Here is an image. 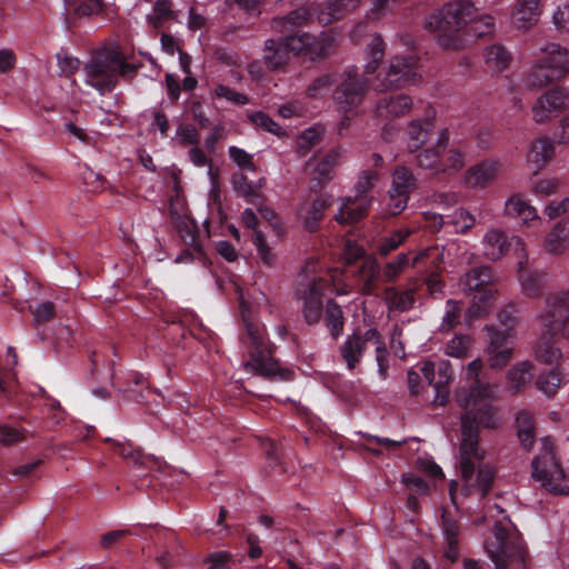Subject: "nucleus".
<instances>
[{
  "label": "nucleus",
  "instance_id": "nucleus-1",
  "mask_svg": "<svg viewBox=\"0 0 569 569\" xmlns=\"http://www.w3.org/2000/svg\"><path fill=\"white\" fill-rule=\"evenodd\" d=\"M491 396L492 388L480 385L469 396L462 395L459 398L465 408L461 416L459 463L466 495L479 491L481 497L486 496L493 479L492 469L479 465L483 451L478 445V427L493 429L498 425V418L488 402Z\"/></svg>",
  "mask_w": 569,
  "mask_h": 569
},
{
  "label": "nucleus",
  "instance_id": "nucleus-2",
  "mask_svg": "<svg viewBox=\"0 0 569 569\" xmlns=\"http://www.w3.org/2000/svg\"><path fill=\"white\" fill-rule=\"evenodd\" d=\"M476 11L468 0L449 1L426 18L425 28L436 34L441 48L457 50L465 44L461 31L476 19Z\"/></svg>",
  "mask_w": 569,
  "mask_h": 569
},
{
  "label": "nucleus",
  "instance_id": "nucleus-3",
  "mask_svg": "<svg viewBox=\"0 0 569 569\" xmlns=\"http://www.w3.org/2000/svg\"><path fill=\"white\" fill-rule=\"evenodd\" d=\"M336 83L333 90V101L338 109L346 113V118L339 123V131L346 130L348 120L356 112L355 110L362 102L368 89V82L358 76L356 68H348L338 77L323 74L315 79L307 88V94L310 98L323 97Z\"/></svg>",
  "mask_w": 569,
  "mask_h": 569
},
{
  "label": "nucleus",
  "instance_id": "nucleus-4",
  "mask_svg": "<svg viewBox=\"0 0 569 569\" xmlns=\"http://www.w3.org/2000/svg\"><path fill=\"white\" fill-rule=\"evenodd\" d=\"M246 343L249 346L250 360L243 363L247 371L266 376L269 378H279L287 380L291 372L281 369L278 362L271 356V347L266 339L263 326L247 323Z\"/></svg>",
  "mask_w": 569,
  "mask_h": 569
},
{
  "label": "nucleus",
  "instance_id": "nucleus-5",
  "mask_svg": "<svg viewBox=\"0 0 569 569\" xmlns=\"http://www.w3.org/2000/svg\"><path fill=\"white\" fill-rule=\"evenodd\" d=\"M548 311L540 316L543 333L537 341L533 353L538 361L545 365H553L562 358V352L552 341L558 320L563 311L569 308V292H560L547 299Z\"/></svg>",
  "mask_w": 569,
  "mask_h": 569
},
{
  "label": "nucleus",
  "instance_id": "nucleus-6",
  "mask_svg": "<svg viewBox=\"0 0 569 569\" xmlns=\"http://www.w3.org/2000/svg\"><path fill=\"white\" fill-rule=\"evenodd\" d=\"M375 348L379 373L385 377L388 370V350L377 329L363 333L349 335L339 347V353L349 370H353L362 360L367 349Z\"/></svg>",
  "mask_w": 569,
  "mask_h": 569
},
{
  "label": "nucleus",
  "instance_id": "nucleus-7",
  "mask_svg": "<svg viewBox=\"0 0 569 569\" xmlns=\"http://www.w3.org/2000/svg\"><path fill=\"white\" fill-rule=\"evenodd\" d=\"M532 477L550 492H569V473L561 468L550 438L542 439L541 452L532 460Z\"/></svg>",
  "mask_w": 569,
  "mask_h": 569
},
{
  "label": "nucleus",
  "instance_id": "nucleus-8",
  "mask_svg": "<svg viewBox=\"0 0 569 569\" xmlns=\"http://www.w3.org/2000/svg\"><path fill=\"white\" fill-rule=\"evenodd\" d=\"M418 67L419 58L415 54L391 57L377 74L375 90L386 92L419 83L421 77L418 73Z\"/></svg>",
  "mask_w": 569,
  "mask_h": 569
},
{
  "label": "nucleus",
  "instance_id": "nucleus-9",
  "mask_svg": "<svg viewBox=\"0 0 569 569\" xmlns=\"http://www.w3.org/2000/svg\"><path fill=\"white\" fill-rule=\"evenodd\" d=\"M486 550L495 563V569H507L513 562L523 561V555L517 543L516 528L508 518L495 523L493 539L486 545Z\"/></svg>",
  "mask_w": 569,
  "mask_h": 569
},
{
  "label": "nucleus",
  "instance_id": "nucleus-10",
  "mask_svg": "<svg viewBox=\"0 0 569 569\" xmlns=\"http://www.w3.org/2000/svg\"><path fill=\"white\" fill-rule=\"evenodd\" d=\"M123 68L124 61L117 50H104L86 64V82L100 93H104L113 89Z\"/></svg>",
  "mask_w": 569,
  "mask_h": 569
},
{
  "label": "nucleus",
  "instance_id": "nucleus-11",
  "mask_svg": "<svg viewBox=\"0 0 569 569\" xmlns=\"http://www.w3.org/2000/svg\"><path fill=\"white\" fill-rule=\"evenodd\" d=\"M568 108L569 89L556 84L536 97L530 106V116L536 124H548Z\"/></svg>",
  "mask_w": 569,
  "mask_h": 569
},
{
  "label": "nucleus",
  "instance_id": "nucleus-12",
  "mask_svg": "<svg viewBox=\"0 0 569 569\" xmlns=\"http://www.w3.org/2000/svg\"><path fill=\"white\" fill-rule=\"evenodd\" d=\"M337 44L336 36L331 31L319 34L299 33L287 37V47L295 56H301L309 61L322 60L329 57Z\"/></svg>",
  "mask_w": 569,
  "mask_h": 569
},
{
  "label": "nucleus",
  "instance_id": "nucleus-13",
  "mask_svg": "<svg viewBox=\"0 0 569 569\" xmlns=\"http://www.w3.org/2000/svg\"><path fill=\"white\" fill-rule=\"evenodd\" d=\"M465 289L475 292V302L468 310L470 318H478L489 309L487 301L498 292L491 282L490 269L482 267L470 270L463 280Z\"/></svg>",
  "mask_w": 569,
  "mask_h": 569
},
{
  "label": "nucleus",
  "instance_id": "nucleus-14",
  "mask_svg": "<svg viewBox=\"0 0 569 569\" xmlns=\"http://www.w3.org/2000/svg\"><path fill=\"white\" fill-rule=\"evenodd\" d=\"M416 177L405 166H397L391 172V184L388 190L389 202L387 212L390 216L401 213L408 204L410 193L416 189Z\"/></svg>",
  "mask_w": 569,
  "mask_h": 569
},
{
  "label": "nucleus",
  "instance_id": "nucleus-15",
  "mask_svg": "<svg viewBox=\"0 0 569 569\" xmlns=\"http://www.w3.org/2000/svg\"><path fill=\"white\" fill-rule=\"evenodd\" d=\"M485 330L488 339L486 347L488 365L492 369H501L512 357L513 350L507 345L516 340V333L512 328L500 330L493 326H487Z\"/></svg>",
  "mask_w": 569,
  "mask_h": 569
},
{
  "label": "nucleus",
  "instance_id": "nucleus-16",
  "mask_svg": "<svg viewBox=\"0 0 569 569\" xmlns=\"http://www.w3.org/2000/svg\"><path fill=\"white\" fill-rule=\"evenodd\" d=\"M543 13V0H515L508 11L511 30L527 33L533 30Z\"/></svg>",
  "mask_w": 569,
  "mask_h": 569
},
{
  "label": "nucleus",
  "instance_id": "nucleus-17",
  "mask_svg": "<svg viewBox=\"0 0 569 569\" xmlns=\"http://www.w3.org/2000/svg\"><path fill=\"white\" fill-rule=\"evenodd\" d=\"M481 243L485 256L490 260L502 258L511 248L515 249L517 258L523 259L526 257L523 240L518 236L509 237L507 232L499 228L488 229Z\"/></svg>",
  "mask_w": 569,
  "mask_h": 569
},
{
  "label": "nucleus",
  "instance_id": "nucleus-18",
  "mask_svg": "<svg viewBox=\"0 0 569 569\" xmlns=\"http://www.w3.org/2000/svg\"><path fill=\"white\" fill-rule=\"evenodd\" d=\"M343 157L341 148L329 150L322 158H311L307 166L311 169L310 189L320 190L326 186L335 174V170Z\"/></svg>",
  "mask_w": 569,
  "mask_h": 569
},
{
  "label": "nucleus",
  "instance_id": "nucleus-19",
  "mask_svg": "<svg viewBox=\"0 0 569 569\" xmlns=\"http://www.w3.org/2000/svg\"><path fill=\"white\" fill-rule=\"evenodd\" d=\"M537 57L547 69L561 80L569 76V48L559 42H546L538 49Z\"/></svg>",
  "mask_w": 569,
  "mask_h": 569
},
{
  "label": "nucleus",
  "instance_id": "nucleus-20",
  "mask_svg": "<svg viewBox=\"0 0 569 569\" xmlns=\"http://www.w3.org/2000/svg\"><path fill=\"white\" fill-rule=\"evenodd\" d=\"M502 169L503 162L500 158H487L466 171L465 181L472 189H486L498 179Z\"/></svg>",
  "mask_w": 569,
  "mask_h": 569
},
{
  "label": "nucleus",
  "instance_id": "nucleus-21",
  "mask_svg": "<svg viewBox=\"0 0 569 569\" xmlns=\"http://www.w3.org/2000/svg\"><path fill=\"white\" fill-rule=\"evenodd\" d=\"M436 124L430 118L415 119L407 124L405 144L410 153H416L437 137Z\"/></svg>",
  "mask_w": 569,
  "mask_h": 569
},
{
  "label": "nucleus",
  "instance_id": "nucleus-22",
  "mask_svg": "<svg viewBox=\"0 0 569 569\" xmlns=\"http://www.w3.org/2000/svg\"><path fill=\"white\" fill-rule=\"evenodd\" d=\"M449 142V131L446 128L439 129L431 146H426L416 152V163L422 169L433 172H442V153Z\"/></svg>",
  "mask_w": 569,
  "mask_h": 569
},
{
  "label": "nucleus",
  "instance_id": "nucleus-23",
  "mask_svg": "<svg viewBox=\"0 0 569 569\" xmlns=\"http://www.w3.org/2000/svg\"><path fill=\"white\" fill-rule=\"evenodd\" d=\"M503 216L519 219L521 226L527 228L541 220L537 208L531 204V201L525 194L519 192L512 193L506 199Z\"/></svg>",
  "mask_w": 569,
  "mask_h": 569
},
{
  "label": "nucleus",
  "instance_id": "nucleus-24",
  "mask_svg": "<svg viewBox=\"0 0 569 569\" xmlns=\"http://www.w3.org/2000/svg\"><path fill=\"white\" fill-rule=\"evenodd\" d=\"M302 299L303 317L310 325L317 323L322 316V296H323V281L315 279L299 291Z\"/></svg>",
  "mask_w": 569,
  "mask_h": 569
},
{
  "label": "nucleus",
  "instance_id": "nucleus-25",
  "mask_svg": "<svg viewBox=\"0 0 569 569\" xmlns=\"http://www.w3.org/2000/svg\"><path fill=\"white\" fill-rule=\"evenodd\" d=\"M555 154V141L541 136L533 139L526 153V163L533 174H537L552 159Z\"/></svg>",
  "mask_w": 569,
  "mask_h": 569
},
{
  "label": "nucleus",
  "instance_id": "nucleus-26",
  "mask_svg": "<svg viewBox=\"0 0 569 569\" xmlns=\"http://www.w3.org/2000/svg\"><path fill=\"white\" fill-rule=\"evenodd\" d=\"M330 194H319L313 199L305 200L298 209L299 219L309 231H315L318 222L323 216V211L331 203Z\"/></svg>",
  "mask_w": 569,
  "mask_h": 569
},
{
  "label": "nucleus",
  "instance_id": "nucleus-27",
  "mask_svg": "<svg viewBox=\"0 0 569 569\" xmlns=\"http://www.w3.org/2000/svg\"><path fill=\"white\" fill-rule=\"evenodd\" d=\"M412 104V99L407 94L391 96L378 101L375 114L381 120H392L409 113Z\"/></svg>",
  "mask_w": 569,
  "mask_h": 569
},
{
  "label": "nucleus",
  "instance_id": "nucleus-28",
  "mask_svg": "<svg viewBox=\"0 0 569 569\" xmlns=\"http://www.w3.org/2000/svg\"><path fill=\"white\" fill-rule=\"evenodd\" d=\"M372 201L373 198H343L335 219L341 224L355 223L367 214Z\"/></svg>",
  "mask_w": 569,
  "mask_h": 569
},
{
  "label": "nucleus",
  "instance_id": "nucleus-29",
  "mask_svg": "<svg viewBox=\"0 0 569 569\" xmlns=\"http://www.w3.org/2000/svg\"><path fill=\"white\" fill-rule=\"evenodd\" d=\"M556 80V77L541 63L538 57L521 76V83L529 91L547 88Z\"/></svg>",
  "mask_w": 569,
  "mask_h": 569
},
{
  "label": "nucleus",
  "instance_id": "nucleus-30",
  "mask_svg": "<svg viewBox=\"0 0 569 569\" xmlns=\"http://www.w3.org/2000/svg\"><path fill=\"white\" fill-rule=\"evenodd\" d=\"M441 531L443 540L447 545L445 550V557L450 561L458 559V541H459V526L457 520L447 509L442 510L441 513Z\"/></svg>",
  "mask_w": 569,
  "mask_h": 569
},
{
  "label": "nucleus",
  "instance_id": "nucleus-31",
  "mask_svg": "<svg viewBox=\"0 0 569 569\" xmlns=\"http://www.w3.org/2000/svg\"><path fill=\"white\" fill-rule=\"evenodd\" d=\"M361 0H330L318 10L317 21L329 24L359 7Z\"/></svg>",
  "mask_w": 569,
  "mask_h": 569
},
{
  "label": "nucleus",
  "instance_id": "nucleus-32",
  "mask_svg": "<svg viewBox=\"0 0 569 569\" xmlns=\"http://www.w3.org/2000/svg\"><path fill=\"white\" fill-rule=\"evenodd\" d=\"M543 248L548 253L561 254L569 249V222L559 221L546 236Z\"/></svg>",
  "mask_w": 569,
  "mask_h": 569
},
{
  "label": "nucleus",
  "instance_id": "nucleus-33",
  "mask_svg": "<svg viewBox=\"0 0 569 569\" xmlns=\"http://www.w3.org/2000/svg\"><path fill=\"white\" fill-rule=\"evenodd\" d=\"M291 50L287 47V38L284 40H267L264 44L263 59L269 69H278L288 63Z\"/></svg>",
  "mask_w": 569,
  "mask_h": 569
},
{
  "label": "nucleus",
  "instance_id": "nucleus-34",
  "mask_svg": "<svg viewBox=\"0 0 569 569\" xmlns=\"http://www.w3.org/2000/svg\"><path fill=\"white\" fill-rule=\"evenodd\" d=\"M321 9L319 6L312 7L311 9L299 8L290 12L287 17L279 20H274L273 29L281 32L289 31L291 28L299 27L312 19V16H318V10Z\"/></svg>",
  "mask_w": 569,
  "mask_h": 569
},
{
  "label": "nucleus",
  "instance_id": "nucleus-35",
  "mask_svg": "<svg viewBox=\"0 0 569 569\" xmlns=\"http://www.w3.org/2000/svg\"><path fill=\"white\" fill-rule=\"evenodd\" d=\"M511 60V53L502 44L495 43L486 49L485 63L493 72H501L508 69Z\"/></svg>",
  "mask_w": 569,
  "mask_h": 569
},
{
  "label": "nucleus",
  "instance_id": "nucleus-36",
  "mask_svg": "<svg viewBox=\"0 0 569 569\" xmlns=\"http://www.w3.org/2000/svg\"><path fill=\"white\" fill-rule=\"evenodd\" d=\"M532 363L530 361H521L513 365L507 373V387L512 393L520 391L530 380Z\"/></svg>",
  "mask_w": 569,
  "mask_h": 569
},
{
  "label": "nucleus",
  "instance_id": "nucleus-37",
  "mask_svg": "<svg viewBox=\"0 0 569 569\" xmlns=\"http://www.w3.org/2000/svg\"><path fill=\"white\" fill-rule=\"evenodd\" d=\"M481 369H482V361H481L480 359H475L473 361H471V362L467 366V376H468V378H469L470 380H475V382L470 386V388H469L468 390H465V389H463V390L458 391V393H457V396H456V400H457V402H458L459 407L462 409V413H461V416H462V415L465 413V408L461 406V403H460V401H459L460 396H462V395H465V396H469L476 387H478V386H480V385H482V386H483V385H485V386L487 385V386H489V387H491V388H492V396L490 397V399H489V401H488V402H489L490 407L493 409V411H495V417L497 418V410H496V408L492 406V401H493V399H495V397H496V393H497V391H498V386H496V385H491V383H489V382H481V381H479V380H478V376H479V373H480Z\"/></svg>",
  "mask_w": 569,
  "mask_h": 569
},
{
  "label": "nucleus",
  "instance_id": "nucleus-38",
  "mask_svg": "<svg viewBox=\"0 0 569 569\" xmlns=\"http://www.w3.org/2000/svg\"><path fill=\"white\" fill-rule=\"evenodd\" d=\"M516 428L522 447L531 449L535 442V422L527 411H519L516 416Z\"/></svg>",
  "mask_w": 569,
  "mask_h": 569
},
{
  "label": "nucleus",
  "instance_id": "nucleus-39",
  "mask_svg": "<svg viewBox=\"0 0 569 569\" xmlns=\"http://www.w3.org/2000/svg\"><path fill=\"white\" fill-rule=\"evenodd\" d=\"M522 259L519 260L518 278L521 284L522 292L528 297H536L540 293L542 287V276L537 272H531L523 267Z\"/></svg>",
  "mask_w": 569,
  "mask_h": 569
},
{
  "label": "nucleus",
  "instance_id": "nucleus-40",
  "mask_svg": "<svg viewBox=\"0 0 569 569\" xmlns=\"http://www.w3.org/2000/svg\"><path fill=\"white\" fill-rule=\"evenodd\" d=\"M379 274L380 268L378 262L372 258L365 259L359 270V280L362 283L361 290L366 293H370L376 286V280Z\"/></svg>",
  "mask_w": 569,
  "mask_h": 569
},
{
  "label": "nucleus",
  "instance_id": "nucleus-41",
  "mask_svg": "<svg viewBox=\"0 0 569 569\" xmlns=\"http://www.w3.org/2000/svg\"><path fill=\"white\" fill-rule=\"evenodd\" d=\"M170 19H176V12L172 10L169 0H157L151 13L147 16V21L154 29L161 28L163 23Z\"/></svg>",
  "mask_w": 569,
  "mask_h": 569
},
{
  "label": "nucleus",
  "instance_id": "nucleus-42",
  "mask_svg": "<svg viewBox=\"0 0 569 569\" xmlns=\"http://www.w3.org/2000/svg\"><path fill=\"white\" fill-rule=\"evenodd\" d=\"M476 223V217L467 209L460 207L448 216V224L453 228V232L465 234Z\"/></svg>",
  "mask_w": 569,
  "mask_h": 569
},
{
  "label": "nucleus",
  "instance_id": "nucleus-43",
  "mask_svg": "<svg viewBox=\"0 0 569 569\" xmlns=\"http://www.w3.org/2000/svg\"><path fill=\"white\" fill-rule=\"evenodd\" d=\"M385 54V42L380 36H375L367 47L368 62L365 64V72L372 74L377 71Z\"/></svg>",
  "mask_w": 569,
  "mask_h": 569
},
{
  "label": "nucleus",
  "instance_id": "nucleus-44",
  "mask_svg": "<svg viewBox=\"0 0 569 569\" xmlns=\"http://www.w3.org/2000/svg\"><path fill=\"white\" fill-rule=\"evenodd\" d=\"M439 380L433 381V387L436 390V396L433 398V403L443 406L448 401L449 390L446 385L449 382L451 378V373L449 372V363L440 362L438 366Z\"/></svg>",
  "mask_w": 569,
  "mask_h": 569
},
{
  "label": "nucleus",
  "instance_id": "nucleus-45",
  "mask_svg": "<svg viewBox=\"0 0 569 569\" xmlns=\"http://www.w3.org/2000/svg\"><path fill=\"white\" fill-rule=\"evenodd\" d=\"M386 300L391 309L399 311L409 310L415 302L413 292L411 290L399 291L395 288L386 290Z\"/></svg>",
  "mask_w": 569,
  "mask_h": 569
},
{
  "label": "nucleus",
  "instance_id": "nucleus-46",
  "mask_svg": "<svg viewBox=\"0 0 569 569\" xmlns=\"http://www.w3.org/2000/svg\"><path fill=\"white\" fill-rule=\"evenodd\" d=\"M379 179L380 176L376 171H362L355 183V197H357V199L372 198L371 196L368 194V192L375 187Z\"/></svg>",
  "mask_w": 569,
  "mask_h": 569
},
{
  "label": "nucleus",
  "instance_id": "nucleus-47",
  "mask_svg": "<svg viewBox=\"0 0 569 569\" xmlns=\"http://www.w3.org/2000/svg\"><path fill=\"white\" fill-rule=\"evenodd\" d=\"M327 326L333 338L339 337L343 331V313L341 308L333 301H329L326 311Z\"/></svg>",
  "mask_w": 569,
  "mask_h": 569
},
{
  "label": "nucleus",
  "instance_id": "nucleus-48",
  "mask_svg": "<svg viewBox=\"0 0 569 569\" xmlns=\"http://www.w3.org/2000/svg\"><path fill=\"white\" fill-rule=\"evenodd\" d=\"M561 385V378L557 370H550L538 377L536 381L537 388L547 397H553Z\"/></svg>",
  "mask_w": 569,
  "mask_h": 569
},
{
  "label": "nucleus",
  "instance_id": "nucleus-49",
  "mask_svg": "<svg viewBox=\"0 0 569 569\" xmlns=\"http://www.w3.org/2000/svg\"><path fill=\"white\" fill-rule=\"evenodd\" d=\"M551 24L560 34H569V2L557 6L550 16Z\"/></svg>",
  "mask_w": 569,
  "mask_h": 569
},
{
  "label": "nucleus",
  "instance_id": "nucleus-50",
  "mask_svg": "<svg viewBox=\"0 0 569 569\" xmlns=\"http://www.w3.org/2000/svg\"><path fill=\"white\" fill-rule=\"evenodd\" d=\"M468 156L466 150L458 147H452L449 149L445 160H442V172L446 171H459L461 170L466 162H467Z\"/></svg>",
  "mask_w": 569,
  "mask_h": 569
},
{
  "label": "nucleus",
  "instance_id": "nucleus-51",
  "mask_svg": "<svg viewBox=\"0 0 569 569\" xmlns=\"http://www.w3.org/2000/svg\"><path fill=\"white\" fill-rule=\"evenodd\" d=\"M471 31L477 37H490L495 34L496 21L491 14H478L476 11V19L470 23Z\"/></svg>",
  "mask_w": 569,
  "mask_h": 569
},
{
  "label": "nucleus",
  "instance_id": "nucleus-52",
  "mask_svg": "<svg viewBox=\"0 0 569 569\" xmlns=\"http://www.w3.org/2000/svg\"><path fill=\"white\" fill-rule=\"evenodd\" d=\"M410 234L411 230L408 228L396 230L381 241L379 244V252L382 256H387L389 252L396 250L400 244H402Z\"/></svg>",
  "mask_w": 569,
  "mask_h": 569
},
{
  "label": "nucleus",
  "instance_id": "nucleus-53",
  "mask_svg": "<svg viewBox=\"0 0 569 569\" xmlns=\"http://www.w3.org/2000/svg\"><path fill=\"white\" fill-rule=\"evenodd\" d=\"M410 259L408 253H400L392 261L388 262L382 272L383 280L386 282H391L398 278V276L405 270V268L409 264Z\"/></svg>",
  "mask_w": 569,
  "mask_h": 569
},
{
  "label": "nucleus",
  "instance_id": "nucleus-54",
  "mask_svg": "<svg viewBox=\"0 0 569 569\" xmlns=\"http://www.w3.org/2000/svg\"><path fill=\"white\" fill-rule=\"evenodd\" d=\"M116 451L127 459H131L134 463L140 466H149L156 462L152 456H144L138 450H133L130 445L117 442L114 445Z\"/></svg>",
  "mask_w": 569,
  "mask_h": 569
},
{
  "label": "nucleus",
  "instance_id": "nucleus-55",
  "mask_svg": "<svg viewBox=\"0 0 569 569\" xmlns=\"http://www.w3.org/2000/svg\"><path fill=\"white\" fill-rule=\"evenodd\" d=\"M249 119L256 127L261 128L262 130H266L276 136L283 134L282 128L262 111L251 113Z\"/></svg>",
  "mask_w": 569,
  "mask_h": 569
},
{
  "label": "nucleus",
  "instance_id": "nucleus-56",
  "mask_svg": "<svg viewBox=\"0 0 569 569\" xmlns=\"http://www.w3.org/2000/svg\"><path fill=\"white\" fill-rule=\"evenodd\" d=\"M471 347V339L467 336H456L448 343L446 352L450 357H466Z\"/></svg>",
  "mask_w": 569,
  "mask_h": 569
},
{
  "label": "nucleus",
  "instance_id": "nucleus-57",
  "mask_svg": "<svg viewBox=\"0 0 569 569\" xmlns=\"http://www.w3.org/2000/svg\"><path fill=\"white\" fill-rule=\"evenodd\" d=\"M229 158L243 170L254 171L256 166L253 163L252 154L248 153L246 150L231 146L228 149Z\"/></svg>",
  "mask_w": 569,
  "mask_h": 569
},
{
  "label": "nucleus",
  "instance_id": "nucleus-58",
  "mask_svg": "<svg viewBox=\"0 0 569 569\" xmlns=\"http://www.w3.org/2000/svg\"><path fill=\"white\" fill-rule=\"evenodd\" d=\"M323 131L319 127H311L306 129L298 138V150L306 153L312 146H315L321 138Z\"/></svg>",
  "mask_w": 569,
  "mask_h": 569
},
{
  "label": "nucleus",
  "instance_id": "nucleus-59",
  "mask_svg": "<svg viewBox=\"0 0 569 569\" xmlns=\"http://www.w3.org/2000/svg\"><path fill=\"white\" fill-rule=\"evenodd\" d=\"M174 140L182 146H197L199 143V133L191 124H180L176 131Z\"/></svg>",
  "mask_w": 569,
  "mask_h": 569
},
{
  "label": "nucleus",
  "instance_id": "nucleus-60",
  "mask_svg": "<svg viewBox=\"0 0 569 569\" xmlns=\"http://www.w3.org/2000/svg\"><path fill=\"white\" fill-rule=\"evenodd\" d=\"M460 318V303L456 300H448L446 312L442 318L441 322V329L442 330H450L452 329L458 322Z\"/></svg>",
  "mask_w": 569,
  "mask_h": 569
},
{
  "label": "nucleus",
  "instance_id": "nucleus-61",
  "mask_svg": "<svg viewBox=\"0 0 569 569\" xmlns=\"http://www.w3.org/2000/svg\"><path fill=\"white\" fill-rule=\"evenodd\" d=\"M101 0H79L74 3L72 10L79 17H88L102 11Z\"/></svg>",
  "mask_w": 569,
  "mask_h": 569
},
{
  "label": "nucleus",
  "instance_id": "nucleus-62",
  "mask_svg": "<svg viewBox=\"0 0 569 569\" xmlns=\"http://www.w3.org/2000/svg\"><path fill=\"white\" fill-rule=\"evenodd\" d=\"M81 179L91 192H98L104 188L103 177L88 167H84L81 171Z\"/></svg>",
  "mask_w": 569,
  "mask_h": 569
},
{
  "label": "nucleus",
  "instance_id": "nucleus-63",
  "mask_svg": "<svg viewBox=\"0 0 569 569\" xmlns=\"http://www.w3.org/2000/svg\"><path fill=\"white\" fill-rule=\"evenodd\" d=\"M398 0H370L371 7L367 11V18L370 20H378L386 16L395 2Z\"/></svg>",
  "mask_w": 569,
  "mask_h": 569
},
{
  "label": "nucleus",
  "instance_id": "nucleus-64",
  "mask_svg": "<svg viewBox=\"0 0 569 569\" xmlns=\"http://www.w3.org/2000/svg\"><path fill=\"white\" fill-rule=\"evenodd\" d=\"M213 94L217 98L224 99L236 104H246L248 99L246 96L232 90L227 86L219 84L214 88Z\"/></svg>",
  "mask_w": 569,
  "mask_h": 569
}]
</instances>
